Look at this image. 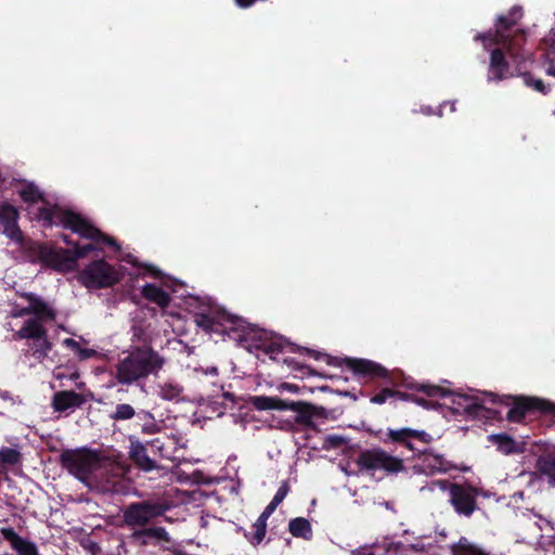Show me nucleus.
<instances>
[{
	"label": "nucleus",
	"instance_id": "4be33fe9",
	"mask_svg": "<svg viewBox=\"0 0 555 555\" xmlns=\"http://www.w3.org/2000/svg\"><path fill=\"white\" fill-rule=\"evenodd\" d=\"M278 507L276 504L270 502L257 518V520L253 524V532L244 530V537L249 541L253 546L259 545L267 533V520L272 515V513Z\"/></svg>",
	"mask_w": 555,
	"mask_h": 555
},
{
	"label": "nucleus",
	"instance_id": "393cba45",
	"mask_svg": "<svg viewBox=\"0 0 555 555\" xmlns=\"http://www.w3.org/2000/svg\"><path fill=\"white\" fill-rule=\"evenodd\" d=\"M535 473L539 478L545 480L550 487L555 488V455L551 453L541 454L535 462Z\"/></svg>",
	"mask_w": 555,
	"mask_h": 555
},
{
	"label": "nucleus",
	"instance_id": "72a5a7b5",
	"mask_svg": "<svg viewBox=\"0 0 555 555\" xmlns=\"http://www.w3.org/2000/svg\"><path fill=\"white\" fill-rule=\"evenodd\" d=\"M21 198L28 204H34L38 202L46 203V198L43 193L39 190L37 185L34 183H27L21 191H20Z\"/></svg>",
	"mask_w": 555,
	"mask_h": 555
},
{
	"label": "nucleus",
	"instance_id": "ddd939ff",
	"mask_svg": "<svg viewBox=\"0 0 555 555\" xmlns=\"http://www.w3.org/2000/svg\"><path fill=\"white\" fill-rule=\"evenodd\" d=\"M500 402L504 405L512 404L506 414L507 421L512 423H521L531 412H541L555 417V403L545 399L506 396Z\"/></svg>",
	"mask_w": 555,
	"mask_h": 555
},
{
	"label": "nucleus",
	"instance_id": "f3484780",
	"mask_svg": "<svg viewBox=\"0 0 555 555\" xmlns=\"http://www.w3.org/2000/svg\"><path fill=\"white\" fill-rule=\"evenodd\" d=\"M20 211L10 203L0 206V233L21 245L26 238L18 225Z\"/></svg>",
	"mask_w": 555,
	"mask_h": 555
},
{
	"label": "nucleus",
	"instance_id": "7c9ffc66",
	"mask_svg": "<svg viewBox=\"0 0 555 555\" xmlns=\"http://www.w3.org/2000/svg\"><path fill=\"white\" fill-rule=\"evenodd\" d=\"M288 530L295 538L311 539L312 528L308 519L296 517L289 521Z\"/></svg>",
	"mask_w": 555,
	"mask_h": 555
},
{
	"label": "nucleus",
	"instance_id": "3c124183",
	"mask_svg": "<svg viewBox=\"0 0 555 555\" xmlns=\"http://www.w3.org/2000/svg\"><path fill=\"white\" fill-rule=\"evenodd\" d=\"M64 242H65L67 245H70V241L67 238V236H64Z\"/></svg>",
	"mask_w": 555,
	"mask_h": 555
},
{
	"label": "nucleus",
	"instance_id": "49530a36",
	"mask_svg": "<svg viewBox=\"0 0 555 555\" xmlns=\"http://www.w3.org/2000/svg\"><path fill=\"white\" fill-rule=\"evenodd\" d=\"M146 271L151 273L154 278H159L162 274L160 270L153 266H147Z\"/></svg>",
	"mask_w": 555,
	"mask_h": 555
},
{
	"label": "nucleus",
	"instance_id": "ea45409f",
	"mask_svg": "<svg viewBox=\"0 0 555 555\" xmlns=\"http://www.w3.org/2000/svg\"><path fill=\"white\" fill-rule=\"evenodd\" d=\"M149 446L155 455H158L162 459H170V452H168L165 441L160 438H155L149 443Z\"/></svg>",
	"mask_w": 555,
	"mask_h": 555
},
{
	"label": "nucleus",
	"instance_id": "a19ab883",
	"mask_svg": "<svg viewBox=\"0 0 555 555\" xmlns=\"http://www.w3.org/2000/svg\"><path fill=\"white\" fill-rule=\"evenodd\" d=\"M429 461V465L437 472H448L451 468L450 463L442 455H433Z\"/></svg>",
	"mask_w": 555,
	"mask_h": 555
},
{
	"label": "nucleus",
	"instance_id": "9d476101",
	"mask_svg": "<svg viewBox=\"0 0 555 555\" xmlns=\"http://www.w3.org/2000/svg\"><path fill=\"white\" fill-rule=\"evenodd\" d=\"M124 273L104 259L91 261L79 273V281L89 289L108 288L118 284Z\"/></svg>",
	"mask_w": 555,
	"mask_h": 555
},
{
	"label": "nucleus",
	"instance_id": "a878e982",
	"mask_svg": "<svg viewBox=\"0 0 555 555\" xmlns=\"http://www.w3.org/2000/svg\"><path fill=\"white\" fill-rule=\"evenodd\" d=\"M489 72L493 75L495 80H503L509 75V63L506 61L502 49H493L490 55Z\"/></svg>",
	"mask_w": 555,
	"mask_h": 555
},
{
	"label": "nucleus",
	"instance_id": "de8ad7c7",
	"mask_svg": "<svg viewBox=\"0 0 555 555\" xmlns=\"http://www.w3.org/2000/svg\"><path fill=\"white\" fill-rule=\"evenodd\" d=\"M100 551V546L96 542L90 540V552L96 554Z\"/></svg>",
	"mask_w": 555,
	"mask_h": 555
},
{
	"label": "nucleus",
	"instance_id": "4468645a",
	"mask_svg": "<svg viewBox=\"0 0 555 555\" xmlns=\"http://www.w3.org/2000/svg\"><path fill=\"white\" fill-rule=\"evenodd\" d=\"M387 372H389V371L387 370ZM363 379L365 382L382 380L383 385H385V387L379 392H377L371 397L370 401L374 404L380 405V404H384L388 399H398V400H402V401L411 400L427 410H436L439 406L438 402H436L431 399H425V398H422V397H418L415 395L402 392L399 390H393L390 387H388L389 385L393 384L390 373H388L385 377H377V378H367L366 377Z\"/></svg>",
	"mask_w": 555,
	"mask_h": 555
},
{
	"label": "nucleus",
	"instance_id": "f257e3e1",
	"mask_svg": "<svg viewBox=\"0 0 555 555\" xmlns=\"http://www.w3.org/2000/svg\"><path fill=\"white\" fill-rule=\"evenodd\" d=\"M521 17L522 9L515 5L506 14L496 17L494 29L479 33L474 39L481 41L486 49L491 46H502L508 54L511 62L515 64L516 75L522 78L525 86L541 94H547L550 88L542 79L535 78L531 72L534 62L531 60L530 53L524 48L527 35L519 25Z\"/></svg>",
	"mask_w": 555,
	"mask_h": 555
},
{
	"label": "nucleus",
	"instance_id": "79ce46f5",
	"mask_svg": "<svg viewBox=\"0 0 555 555\" xmlns=\"http://www.w3.org/2000/svg\"><path fill=\"white\" fill-rule=\"evenodd\" d=\"M288 491H289V486H288L287 481H284L278 489V491L274 494L271 502L279 506L283 502L285 496L287 495Z\"/></svg>",
	"mask_w": 555,
	"mask_h": 555
},
{
	"label": "nucleus",
	"instance_id": "37998d69",
	"mask_svg": "<svg viewBox=\"0 0 555 555\" xmlns=\"http://www.w3.org/2000/svg\"><path fill=\"white\" fill-rule=\"evenodd\" d=\"M76 354L78 356V358L80 360H87V359L94 357L96 354V351L93 349H89V348H82L80 346V348Z\"/></svg>",
	"mask_w": 555,
	"mask_h": 555
},
{
	"label": "nucleus",
	"instance_id": "20e7f679",
	"mask_svg": "<svg viewBox=\"0 0 555 555\" xmlns=\"http://www.w3.org/2000/svg\"><path fill=\"white\" fill-rule=\"evenodd\" d=\"M37 216L40 220L46 221L50 225L52 223L61 224L65 229H69L74 233L79 234L83 238L115 244L113 237L104 234L80 214L70 209H64L57 205L52 207H40Z\"/></svg>",
	"mask_w": 555,
	"mask_h": 555
},
{
	"label": "nucleus",
	"instance_id": "423d86ee",
	"mask_svg": "<svg viewBox=\"0 0 555 555\" xmlns=\"http://www.w3.org/2000/svg\"><path fill=\"white\" fill-rule=\"evenodd\" d=\"M12 338L15 341L25 340L22 356L33 358L37 363H43L53 348L48 330L37 320H25L21 328L13 332Z\"/></svg>",
	"mask_w": 555,
	"mask_h": 555
},
{
	"label": "nucleus",
	"instance_id": "473e14b6",
	"mask_svg": "<svg viewBox=\"0 0 555 555\" xmlns=\"http://www.w3.org/2000/svg\"><path fill=\"white\" fill-rule=\"evenodd\" d=\"M453 555H489L480 547L472 544L466 538H461L452 547Z\"/></svg>",
	"mask_w": 555,
	"mask_h": 555
},
{
	"label": "nucleus",
	"instance_id": "864d4df0",
	"mask_svg": "<svg viewBox=\"0 0 555 555\" xmlns=\"http://www.w3.org/2000/svg\"><path fill=\"white\" fill-rule=\"evenodd\" d=\"M223 397H224V398H230V397H231V395H230L229 392H224V393H223Z\"/></svg>",
	"mask_w": 555,
	"mask_h": 555
},
{
	"label": "nucleus",
	"instance_id": "a211bd4d",
	"mask_svg": "<svg viewBox=\"0 0 555 555\" xmlns=\"http://www.w3.org/2000/svg\"><path fill=\"white\" fill-rule=\"evenodd\" d=\"M413 440H417L423 443H429L433 440V437H431V435H429L428 433H426L424 430H416V429H411V428H400V429H388V431L386 433V438L383 439V441L385 443H388V442L397 443L413 453L415 451L421 452V450L414 446Z\"/></svg>",
	"mask_w": 555,
	"mask_h": 555
},
{
	"label": "nucleus",
	"instance_id": "0eeeda50",
	"mask_svg": "<svg viewBox=\"0 0 555 555\" xmlns=\"http://www.w3.org/2000/svg\"><path fill=\"white\" fill-rule=\"evenodd\" d=\"M287 346L289 347V350L293 352L298 351L299 353L307 354L315 360L325 361L328 365H345L359 378L385 377L388 374L387 369L385 366L369 359L349 357L340 359L307 347H299L291 343H287Z\"/></svg>",
	"mask_w": 555,
	"mask_h": 555
},
{
	"label": "nucleus",
	"instance_id": "f03ea898",
	"mask_svg": "<svg viewBox=\"0 0 555 555\" xmlns=\"http://www.w3.org/2000/svg\"><path fill=\"white\" fill-rule=\"evenodd\" d=\"M165 364L164 358L152 347H134L116 365V379L130 385L139 379L156 374Z\"/></svg>",
	"mask_w": 555,
	"mask_h": 555
},
{
	"label": "nucleus",
	"instance_id": "5701e85b",
	"mask_svg": "<svg viewBox=\"0 0 555 555\" xmlns=\"http://www.w3.org/2000/svg\"><path fill=\"white\" fill-rule=\"evenodd\" d=\"M0 533L18 555H39L37 545L18 535L12 527L1 528Z\"/></svg>",
	"mask_w": 555,
	"mask_h": 555
},
{
	"label": "nucleus",
	"instance_id": "c9c22d12",
	"mask_svg": "<svg viewBox=\"0 0 555 555\" xmlns=\"http://www.w3.org/2000/svg\"><path fill=\"white\" fill-rule=\"evenodd\" d=\"M544 43L547 47L544 55L548 62L545 72L555 77V35L546 37Z\"/></svg>",
	"mask_w": 555,
	"mask_h": 555
},
{
	"label": "nucleus",
	"instance_id": "2f4dec72",
	"mask_svg": "<svg viewBox=\"0 0 555 555\" xmlns=\"http://www.w3.org/2000/svg\"><path fill=\"white\" fill-rule=\"evenodd\" d=\"M22 454L15 448L1 447L0 448V466L12 467L21 464Z\"/></svg>",
	"mask_w": 555,
	"mask_h": 555
},
{
	"label": "nucleus",
	"instance_id": "2eb2a0df",
	"mask_svg": "<svg viewBox=\"0 0 555 555\" xmlns=\"http://www.w3.org/2000/svg\"><path fill=\"white\" fill-rule=\"evenodd\" d=\"M479 490L469 483L452 482L449 486L450 503L462 516L470 517L477 509Z\"/></svg>",
	"mask_w": 555,
	"mask_h": 555
},
{
	"label": "nucleus",
	"instance_id": "aec40b11",
	"mask_svg": "<svg viewBox=\"0 0 555 555\" xmlns=\"http://www.w3.org/2000/svg\"><path fill=\"white\" fill-rule=\"evenodd\" d=\"M21 298L28 301L30 306L31 315L28 320H37L40 324L47 322H53L56 319V311L40 297L39 295L31 292H24L20 294Z\"/></svg>",
	"mask_w": 555,
	"mask_h": 555
},
{
	"label": "nucleus",
	"instance_id": "cd10ccee",
	"mask_svg": "<svg viewBox=\"0 0 555 555\" xmlns=\"http://www.w3.org/2000/svg\"><path fill=\"white\" fill-rule=\"evenodd\" d=\"M488 439L505 455L519 454L524 451V448L507 434H493Z\"/></svg>",
	"mask_w": 555,
	"mask_h": 555
},
{
	"label": "nucleus",
	"instance_id": "1a4fd4ad",
	"mask_svg": "<svg viewBox=\"0 0 555 555\" xmlns=\"http://www.w3.org/2000/svg\"><path fill=\"white\" fill-rule=\"evenodd\" d=\"M416 389L425 393L429 398H444L450 397L453 405V412L456 414L467 415L472 418L486 416L485 413H491L492 410L485 406L483 401L477 397L453 393L435 385H420Z\"/></svg>",
	"mask_w": 555,
	"mask_h": 555
},
{
	"label": "nucleus",
	"instance_id": "bb28decb",
	"mask_svg": "<svg viewBox=\"0 0 555 555\" xmlns=\"http://www.w3.org/2000/svg\"><path fill=\"white\" fill-rule=\"evenodd\" d=\"M130 457L142 470L151 472L156 468V462L150 457L147 447L139 441H131Z\"/></svg>",
	"mask_w": 555,
	"mask_h": 555
},
{
	"label": "nucleus",
	"instance_id": "b1692460",
	"mask_svg": "<svg viewBox=\"0 0 555 555\" xmlns=\"http://www.w3.org/2000/svg\"><path fill=\"white\" fill-rule=\"evenodd\" d=\"M83 403L85 398L81 393L63 390L53 396L52 406L57 412H65L68 409L80 408Z\"/></svg>",
	"mask_w": 555,
	"mask_h": 555
},
{
	"label": "nucleus",
	"instance_id": "dca6fc26",
	"mask_svg": "<svg viewBox=\"0 0 555 555\" xmlns=\"http://www.w3.org/2000/svg\"><path fill=\"white\" fill-rule=\"evenodd\" d=\"M263 336H266L264 332L254 331L244 323L241 333H238L235 338L241 341L250 338L253 340L250 347L262 350L270 359L280 362L278 356L283 352L284 345L281 341L270 340Z\"/></svg>",
	"mask_w": 555,
	"mask_h": 555
},
{
	"label": "nucleus",
	"instance_id": "7ed1b4c3",
	"mask_svg": "<svg viewBox=\"0 0 555 555\" xmlns=\"http://www.w3.org/2000/svg\"><path fill=\"white\" fill-rule=\"evenodd\" d=\"M248 402L258 411L291 410L295 413L294 423L305 428H314L313 418H327L328 414L323 406L306 401L284 400L279 397L251 396Z\"/></svg>",
	"mask_w": 555,
	"mask_h": 555
},
{
	"label": "nucleus",
	"instance_id": "8fccbe9b",
	"mask_svg": "<svg viewBox=\"0 0 555 555\" xmlns=\"http://www.w3.org/2000/svg\"><path fill=\"white\" fill-rule=\"evenodd\" d=\"M210 372H211L212 374L217 375L218 370H217V367H211V369H210Z\"/></svg>",
	"mask_w": 555,
	"mask_h": 555
},
{
	"label": "nucleus",
	"instance_id": "f704fd0d",
	"mask_svg": "<svg viewBox=\"0 0 555 555\" xmlns=\"http://www.w3.org/2000/svg\"><path fill=\"white\" fill-rule=\"evenodd\" d=\"M183 392V387L177 383H165L159 386V397L167 401H178Z\"/></svg>",
	"mask_w": 555,
	"mask_h": 555
},
{
	"label": "nucleus",
	"instance_id": "c756f323",
	"mask_svg": "<svg viewBox=\"0 0 555 555\" xmlns=\"http://www.w3.org/2000/svg\"><path fill=\"white\" fill-rule=\"evenodd\" d=\"M90 241H91V243L86 244L83 246H80L79 244L76 243L74 245L73 249H67L68 258L73 259V270L76 268L78 259L86 257L89 253H91L93 250H98L99 249L98 245L105 244V245L113 246V247H116L117 249H119V246L117 245V243L108 244L107 242H103V241H99V242H96L94 240H90ZM114 242H116V241L114 240Z\"/></svg>",
	"mask_w": 555,
	"mask_h": 555
},
{
	"label": "nucleus",
	"instance_id": "412c9836",
	"mask_svg": "<svg viewBox=\"0 0 555 555\" xmlns=\"http://www.w3.org/2000/svg\"><path fill=\"white\" fill-rule=\"evenodd\" d=\"M194 322L198 327H201L206 333L232 331L237 334L241 333L242 326L245 323L241 319H229V326L223 327V325L214 315L209 313H195Z\"/></svg>",
	"mask_w": 555,
	"mask_h": 555
},
{
	"label": "nucleus",
	"instance_id": "c03bdc74",
	"mask_svg": "<svg viewBox=\"0 0 555 555\" xmlns=\"http://www.w3.org/2000/svg\"><path fill=\"white\" fill-rule=\"evenodd\" d=\"M63 345L65 347H67L68 349H70L75 353H77L79 348H80V344L77 340L73 339V338H65L63 340Z\"/></svg>",
	"mask_w": 555,
	"mask_h": 555
},
{
	"label": "nucleus",
	"instance_id": "f8f14e48",
	"mask_svg": "<svg viewBox=\"0 0 555 555\" xmlns=\"http://www.w3.org/2000/svg\"><path fill=\"white\" fill-rule=\"evenodd\" d=\"M360 470H383L386 474H398L405 470L403 460L393 456L382 448L366 449L360 452L356 460Z\"/></svg>",
	"mask_w": 555,
	"mask_h": 555
},
{
	"label": "nucleus",
	"instance_id": "e433bc0d",
	"mask_svg": "<svg viewBox=\"0 0 555 555\" xmlns=\"http://www.w3.org/2000/svg\"><path fill=\"white\" fill-rule=\"evenodd\" d=\"M284 364H286L293 372L301 373L302 376H315L319 375L318 372L312 369L310 365L304 364L296 360L295 358H283L281 360Z\"/></svg>",
	"mask_w": 555,
	"mask_h": 555
},
{
	"label": "nucleus",
	"instance_id": "39448f33",
	"mask_svg": "<svg viewBox=\"0 0 555 555\" xmlns=\"http://www.w3.org/2000/svg\"><path fill=\"white\" fill-rule=\"evenodd\" d=\"M20 246L26 259L33 264H41L59 272L73 270V259L68 258L65 248L31 238H26Z\"/></svg>",
	"mask_w": 555,
	"mask_h": 555
},
{
	"label": "nucleus",
	"instance_id": "09e8293b",
	"mask_svg": "<svg viewBox=\"0 0 555 555\" xmlns=\"http://www.w3.org/2000/svg\"><path fill=\"white\" fill-rule=\"evenodd\" d=\"M487 396L490 398V400H491V402H492V403H495V402H496V396H495V395H493V393H489V395H487Z\"/></svg>",
	"mask_w": 555,
	"mask_h": 555
},
{
	"label": "nucleus",
	"instance_id": "58836bf2",
	"mask_svg": "<svg viewBox=\"0 0 555 555\" xmlns=\"http://www.w3.org/2000/svg\"><path fill=\"white\" fill-rule=\"evenodd\" d=\"M348 443V439L344 436L331 434L324 437L322 447L325 450L339 449Z\"/></svg>",
	"mask_w": 555,
	"mask_h": 555
},
{
	"label": "nucleus",
	"instance_id": "6e6552de",
	"mask_svg": "<svg viewBox=\"0 0 555 555\" xmlns=\"http://www.w3.org/2000/svg\"><path fill=\"white\" fill-rule=\"evenodd\" d=\"M103 457L90 448L65 449L59 456V464L83 483L89 482L94 473L101 469Z\"/></svg>",
	"mask_w": 555,
	"mask_h": 555
},
{
	"label": "nucleus",
	"instance_id": "9b49d317",
	"mask_svg": "<svg viewBox=\"0 0 555 555\" xmlns=\"http://www.w3.org/2000/svg\"><path fill=\"white\" fill-rule=\"evenodd\" d=\"M169 509V505L159 500H143L132 502L122 512L126 526L137 530L146 528V525L163 516Z\"/></svg>",
	"mask_w": 555,
	"mask_h": 555
},
{
	"label": "nucleus",
	"instance_id": "4c0bfd02",
	"mask_svg": "<svg viewBox=\"0 0 555 555\" xmlns=\"http://www.w3.org/2000/svg\"><path fill=\"white\" fill-rule=\"evenodd\" d=\"M134 415L135 410L132 405L128 403H119L116 405L115 411L109 414V417L113 421L119 422L131 420Z\"/></svg>",
	"mask_w": 555,
	"mask_h": 555
},
{
	"label": "nucleus",
	"instance_id": "c85d7f7f",
	"mask_svg": "<svg viewBox=\"0 0 555 555\" xmlns=\"http://www.w3.org/2000/svg\"><path fill=\"white\" fill-rule=\"evenodd\" d=\"M142 296L151 302L156 304L160 308H166L171 301V297L168 293L162 289L156 284L147 283L142 287Z\"/></svg>",
	"mask_w": 555,
	"mask_h": 555
},
{
	"label": "nucleus",
	"instance_id": "a18cd8bd",
	"mask_svg": "<svg viewBox=\"0 0 555 555\" xmlns=\"http://www.w3.org/2000/svg\"><path fill=\"white\" fill-rule=\"evenodd\" d=\"M27 315H31V311H30V306L28 305L27 307H23L21 309H15L12 311V317L13 318H23V317H27Z\"/></svg>",
	"mask_w": 555,
	"mask_h": 555
},
{
	"label": "nucleus",
	"instance_id": "603ef678",
	"mask_svg": "<svg viewBox=\"0 0 555 555\" xmlns=\"http://www.w3.org/2000/svg\"><path fill=\"white\" fill-rule=\"evenodd\" d=\"M286 387L291 390H294V388H296V386H291V385H286Z\"/></svg>",
	"mask_w": 555,
	"mask_h": 555
},
{
	"label": "nucleus",
	"instance_id": "6ab92c4d",
	"mask_svg": "<svg viewBox=\"0 0 555 555\" xmlns=\"http://www.w3.org/2000/svg\"><path fill=\"white\" fill-rule=\"evenodd\" d=\"M129 541L133 545L145 547L149 545H159L163 542H169L170 537L167 530L163 527H149L133 530L129 535Z\"/></svg>",
	"mask_w": 555,
	"mask_h": 555
}]
</instances>
